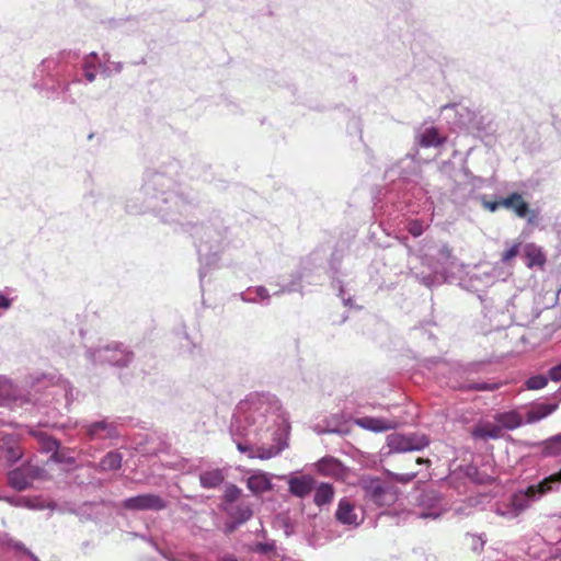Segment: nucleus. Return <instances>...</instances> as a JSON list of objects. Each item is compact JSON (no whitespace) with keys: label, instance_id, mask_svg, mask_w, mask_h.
Returning a JSON list of instances; mask_svg holds the SVG:
<instances>
[{"label":"nucleus","instance_id":"39","mask_svg":"<svg viewBox=\"0 0 561 561\" xmlns=\"http://www.w3.org/2000/svg\"><path fill=\"white\" fill-rule=\"evenodd\" d=\"M494 312L492 310H488L485 316L490 318L491 322H493V327L495 329H500V328H503L506 325V322L508 320V317L506 316V313L504 312H501L497 314V312H495V314H493Z\"/></svg>","mask_w":561,"mask_h":561},{"label":"nucleus","instance_id":"52","mask_svg":"<svg viewBox=\"0 0 561 561\" xmlns=\"http://www.w3.org/2000/svg\"><path fill=\"white\" fill-rule=\"evenodd\" d=\"M416 462H417V463H420V465H421V463H428V462H430V460H428V459H423V458H417V459H416Z\"/></svg>","mask_w":561,"mask_h":561},{"label":"nucleus","instance_id":"48","mask_svg":"<svg viewBox=\"0 0 561 561\" xmlns=\"http://www.w3.org/2000/svg\"><path fill=\"white\" fill-rule=\"evenodd\" d=\"M58 447V443L55 439H47L45 448L46 450L50 451L53 449H56Z\"/></svg>","mask_w":561,"mask_h":561},{"label":"nucleus","instance_id":"46","mask_svg":"<svg viewBox=\"0 0 561 561\" xmlns=\"http://www.w3.org/2000/svg\"><path fill=\"white\" fill-rule=\"evenodd\" d=\"M296 290V283H291L290 285L282 287L278 291L274 293V295H279L283 293H290Z\"/></svg>","mask_w":561,"mask_h":561},{"label":"nucleus","instance_id":"33","mask_svg":"<svg viewBox=\"0 0 561 561\" xmlns=\"http://www.w3.org/2000/svg\"><path fill=\"white\" fill-rule=\"evenodd\" d=\"M53 394H62L66 401V404H70L73 400V388L68 380L58 378L57 383L54 386Z\"/></svg>","mask_w":561,"mask_h":561},{"label":"nucleus","instance_id":"18","mask_svg":"<svg viewBox=\"0 0 561 561\" xmlns=\"http://www.w3.org/2000/svg\"><path fill=\"white\" fill-rule=\"evenodd\" d=\"M494 421L500 424L503 431H513L526 423L525 415L516 410L496 413Z\"/></svg>","mask_w":561,"mask_h":561},{"label":"nucleus","instance_id":"7","mask_svg":"<svg viewBox=\"0 0 561 561\" xmlns=\"http://www.w3.org/2000/svg\"><path fill=\"white\" fill-rule=\"evenodd\" d=\"M363 490L366 501L379 508L389 507L397 501V495L392 489L379 479L365 480Z\"/></svg>","mask_w":561,"mask_h":561},{"label":"nucleus","instance_id":"27","mask_svg":"<svg viewBox=\"0 0 561 561\" xmlns=\"http://www.w3.org/2000/svg\"><path fill=\"white\" fill-rule=\"evenodd\" d=\"M557 409V404H538L525 414V422L527 424L536 423L548 415H550Z\"/></svg>","mask_w":561,"mask_h":561},{"label":"nucleus","instance_id":"44","mask_svg":"<svg viewBox=\"0 0 561 561\" xmlns=\"http://www.w3.org/2000/svg\"><path fill=\"white\" fill-rule=\"evenodd\" d=\"M549 378L553 381L561 380V364L549 369Z\"/></svg>","mask_w":561,"mask_h":561},{"label":"nucleus","instance_id":"34","mask_svg":"<svg viewBox=\"0 0 561 561\" xmlns=\"http://www.w3.org/2000/svg\"><path fill=\"white\" fill-rule=\"evenodd\" d=\"M98 61L99 58L96 53H91L83 61L82 70L88 82H92L95 79V67Z\"/></svg>","mask_w":561,"mask_h":561},{"label":"nucleus","instance_id":"31","mask_svg":"<svg viewBox=\"0 0 561 561\" xmlns=\"http://www.w3.org/2000/svg\"><path fill=\"white\" fill-rule=\"evenodd\" d=\"M16 400L18 397L13 383L9 379L0 376V405Z\"/></svg>","mask_w":561,"mask_h":561},{"label":"nucleus","instance_id":"35","mask_svg":"<svg viewBox=\"0 0 561 561\" xmlns=\"http://www.w3.org/2000/svg\"><path fill=\"white\" fill-rule=\"evenodd\" d=\"M241 493H242L241 489L239 486H237L236 484L226 485L224 496H222V500H224L222 506L224 505H232V504L237 503Z\"/></svg>","mask_w":561,"mask_h":561},{"label":"nucleus","instance_id":"54","mask_svg":"<svg viewBox=\"0 0 561 561\" xmlns=\"http://www.w3.org/2000/svg\"><path fill=\"white\" fill-rule=\"evenodd\" d=\"M476 389L485 390V389H488V387L485 385H479L476 387Z\"/></svg>","mask_w":561,"mask_h":561},{"label":"nucleus","instance_id":"20","mask_svg":"<svg viewBox=\"0 0 561 561\" xmlns=\"http://www.w3.org/2000/svg\"><path fill=\"white\" fill-rule=\"evenodd\" d=\"M227 471L225 469L216 468L203 471L199 474V483L204 489L218 488L225 481Z\"/></svg>","mask_w":561,"mask_h":561},{"label":"nucleus","instance_id":"47","mask_svg":"<svg viewBox=\"0 0 561 561\" xmlns=\"http://www.w3.org/2000/svg\"><path fill=\"white\" fill-rule=\"evenodd\" d=\"M5 500H7L9 503L14 504V505H24V506H27V507H33V506L31 505L30 501H28V500H25V499L21 500L20 502H14L12 499H9V497H8V499H5Z\"/></svg>","mask_w":561,"mask_h":561},{"label":"nucleus","instance_id":"13","mask_svg":"<svg viewBox=\"0 0 561 561\" xmlns=\"http://www.w3.org/2000/svg\"><path fill=\"white\" fill-rule=\"evenodd\" d=\"M83 428L91 440L115 439L119 436L115 423L106 420L84 424Z\"/></svg>","mask_w":561,"mask_h":561},{"label":"nucleus","instance_id":"24","mask_svg":"<svg viewBox=\"0 0 561 561\" xmlns=\"http://www.w3.org/2000/svg\"><path fill=\"white\" fill-rule=\"evenodd\" d=\"M240 298L244 302L250 304H268L270 294L264 286L250 287L240 294Z\"/></svg>","mask_w":561,"mask_h":561},{"label":"nucleus","instance_id":"4","mask_svg":"<svg viewBox=\"0 0 561 561\" xmlns=\"http://www.w3.org/2000/svg\"><path fill=\"white\" fill-rule=\"evenodd\" d=\"M561 483V470L543 478L536 484L517 490L508 497L494 505V512L506 519H514L526 512L535 502L545 495L559 490Z\"/></svg>","mask_w":561,"mask_h":561},{"label":"nucleus","instance_id":"40","mask_svg":"<svg viewBox=\"0 0 561 561\" xmlns=\"http://www.w3.org/2000/svg\"><path fill=\"white\" fill-rule=\"evenodd\" d=\"M407 230L409 231L410 234L417 238L424 232L425 225L422 220L412 219L408 222Z\"/></svg>","mask_w":561,"mask_h":561},{"label":"nucleus","instance_id":"11","mask_svg":"<svg viewBox=\"0 0 561 561\" xmlns=\"http://www.w3.org/2000/svg\"><path fill=\"white\" fill-rule=\"evenodd\" d=\"M512 275V266L495 264L490 271L474 273L470 276L471 288L480 290V285L489 286L496 280H505Z\"/></svg>","mask_w":561,"mask_h":561},{"label":"nucleus","instance_id":"37","mask_svg":"<svg viewBox=\"0 0 561 561\" xmlns=\"http://www.w3.org/2000/svg\"><path fill=\"white\" fill-rule=\"evenodd\" d=\"M548 378L543 375H536L526 380V387L531 390H538L546 387Z\"/></svg>","mask_w":561,"mask_h":561},{"label":"nucleus","instance_id":"30","mask_svg":"<svg viewBox=\"0 0 561 561\" xmlns=\"http://www.w3.org/2000/svg\"><path fill=\"white\" fill-rule=\"evenodd\" d=\"M318 471L324 476H337L341 472V462L332 457H325L318 461Z\"/></svg>","mask_w":561,"mask_h":561},{"label":"nucleus","instance_id":"10","mask_svg":"<svg viewBox=\"0 0 561 561\" xmlns=\"http://www.w3.org/2000/svg\"><path fill=\"white\" fill-rule=\"evenodd\" d=\"M417 505L420 508L419 517L421 518L436 519L447 511L442 496L434 490L422 492L419 496Z\"/></svg>","mask_w":561,"mask_h":561},{"label":"nucleus","instance_id":"12","mask_svg":"<svg viewBox=\"0 0 561 561\" xmlns=\"http://www.w3.org/2000/svg\"><path fill=\"white\" fill-rule=\"evenodd\" d=\"M122 506L129 511H161L167 507V502L157 494H139L125 499Z\"/></svg>","mask_w":561,"mask_h":561},{"label":"nucleus","instance_id":"32","mask_svg":"<svg viewBox=\"0 0 561 561\" xmlns=\"http://www.w3.org/2000/svg\"><path fill=\"white\" fill-rule=\"evenodd\" d=\"M333 495V488L328 483H322L314 492V503L319 506L325 505L332 501Z\"/></svg>","mask_w":561,"mask_h":561},{"label":"nucleus","instance_id":"8","mask_svg":"<svg viewBox=\"0 0 561 561\" xmlns=\"http://www.w3.org/2000/svg\"><path fill=\"white\" fill-rule=\"evenodd\" d=\"M44 474L43 468L28 461L8 473V483L16 491H24L31 488L35 480L42 479Z\"/></svg>","mask_w":561,"mask_h":561},{"label":"nucleus","instance_id":"2","mask_svg":"<svg viewBox=\"0 0 561 561\" xmlns=\"http://www.w3.org/2000/svg\"><path fill=\"white\" fill-rule=\"evenodd\" d=\"M175 181L162 173L151 172L147 175L141 188L144 195V208L159 213L164 221L182 222L186 218L194 205L191 201L173 191Z\"/></svg>","mask_w":561,"mask_h":561},{"label":"nucleus","instance_id":"53","mask_svg":"<svg viewBox=\"0 0 561 561\" xmlns=\"http://www.w3.org/2000/svg\"><path fill=\"white\" fill-rule=\"evenodd\" d=\"M220 561H237L234 558L231 557H225Z\"/></svg>","mask_w":561,"mask_h":561},{"label":"nucleus","instance_id":"43","mask_svg":"<svg viewBox=\"0 0 561 561\" xmlns=\"http://www.w3.org/2000/svg\"><path fill=\"white\" fill-rule=\"evenodd\" d=\"M11 305H12V299H10L3 293H0V317L3 314L4 311L10 309Z\"/></svg>","mask_w":561,"mask_h":561},{"label":"nucleus","instance_id":"1","mask_svg":"<svg viewBox=\"0 0 561 561\" xmlns=\"http://www.w3.org/2000/svg\"><path fill=\"white\" fill-rule=\"evenodd\" d=\"M289 423L279 400L270 393H253L241 401L230 425L237 448L262 460L288 447Z\"/></svg>","mask_w":561,"mask_h":561},{"label":"nucleus","instance_id":"49","mask_svg":"<svg viewBox=\"0 0 561 561\" xmlns=\"http://www.w3.org/2000/svg\"><path fill=\"white\" fill-rule=\"evenodd\" d=\"M340 297L342 298V300L345 305H351V298L344 297V290L342 288H340Z\"/></svg>","mask_w":561,"mask_h":561},{"label":"nucleus","instance_id":"9","mask_svg":"<svg viewBox=\"0 0 561 561\" xmlns=\"http://www.w3.org/2000/svg\"><path fill=\"white\" fill-rule=\"evenodd\" d=\"M430 445L424 434L412 433L408 435L393 433L387 436V446L392 453L419 451Z\"/></svg>","mask_w":561,"mask_h":561},{"label":"nucleus","instance_id":"41","mask_svg":"<svg viewBox=\"0 0 561 561\" xmlns=\"http://www.w3.org/2000/svg\"><path fill=\"white\" fill-rule=\"evenodd\" d=\"M100 68L104 75L110 76L112 73H119L123 65L122 62L105 60L103 64H100Z\"/></svg>","mask_w":561,"mask_h":561},{"label":"nucleus","instance_id":"29","mask_svg":"<svg viewBox=\"0 0 561 561\" xmlns=\"http://www.w3.org/2000/svg\"><path fill=\"white\" fill-rule=\"evenodd\" d=\"M123 455L118 451L107 453L99 462L98 469L100 471H113L121 468Z\"/></svg>","mask_w":561,"mask_h":561},{"label":"nucleus","instance_id":"3","mask_svg":"<svg viewBox=\"0 0 561 561\" xmlns=\"http://www.w3.org/2000/svg\"><path fill=\"white\" fill-rule=\"evenodd\" d=\"M185 226L199 257V278L203 282L207 268L217 262L219 254L229 244L228 229L218 217L196 225L186 224Z\"/></svg>","mask_w":561,"mask_h":561},{"label":"nucleus","instance_id":"21","mask_svg":"<svg viewBox=\"0 0 561 561\" xmlns=\"http://www.w3.org/2000/svg\"><path fill=\"white\" fill-rule=\"evenodd\" d=\"M502 433L503 430L497 422L478 425L471 432L473 438L483 440L500 438Z\"/></svg>","mask_w":561,"mask_h":561},{"label":"nucleus","instance_id":"42","mask_svg":"<svg viewBox=\"0 0 561 561\" xmlns=\"http://www.w3.org/2000/svg\"><path fill=\"white\" fill-rule=\"evenodd\" d=\"M481 202L483 207L492 213L496 211L500 206H502V201H486L484 196L481 197Z\"/></svg>","mask_w":561,"mask_h":561},{"label":"nucleus","instance_id":"5","mask_svg":"<svg viewBox=\"0 0 561 561\" xmlns=\"http://www.w3.org/2000/svg\"><path fill=\"white\" fill-rule=\"evenodd\" d=\"M405 240L407 238H404L402 242H405ZM404 244L408 249L409 255H416L420 257L421 263L427 266L432 272L428 275H419L417 273H413L421 284L430 288L437 283L438 278H443L445 276L447 265L453 257L451 250L448 245L442 244L439 248L435 249L426 243L422 245L417 252H414L411 247L407 243Z\"/></svg>","mask_w":561,"mask_h":561},{"label":"nucleus","instance_id":"55","mask_svg":"<svg viewBox=\"0 0 561 561\" xmlns=\"http://www.w3.org/2000/svg\"><path fill=\"white\" fill-rule=\"evenodd\" d=\"M0 500H3V497L0 496Z\"/></svg>","mask_w":561,"mask_h":561},{"label":"nucleus","instance_id":"15","mask_svg":"<svg viewBox=\"0 0 561 561\" xmlns=\"http://www.w3.org/2000/svg\"><path fill=\"white\" fill-rule=\"evenodd\" d=\"M335 517L341 524L350 526H358L363 520L355 512V506L348 499L340 500Z\"/></svg>","mask_w":561,"mask_h":561},{"label":"nucleus","instance_id":"14","mask_svg":"<svg viewBox=\"0 0 561 561\" xmlns=\"http://www.w3.org/2000/svg\"><path fill=\"white\" fill-rule=\"evenodd\" d=\"M354 424L373 433H383L397 428L400 425V422L398 420L383 417L363 416L355 419Z\"/></svg>","mask_w":561,"mask_h":561},{"label":"nucleus","instance_id":"6","mask_svg":"<svg viewBox=\"0 0 561 561\" xmlns=\"http://www.w3.org/2000/svg\"><path fill=\"white\" fill-rule=\"evenodd\" d=\"M93 363L108 364L114 367H127L134 360V353L123 344H110L88 351Z\"/></svg>","mask_w":561,"mask_h":561},{"label":"nucleus","instance_id":"50","mask_svg":"<svg viewBox=\"0 0 561 561\" xmlns=\"http://www.w3.org/2000/svg\"><path fill=\"white\" fill-rule=\"evenodd\" d=\"M353 125H354V127L357 129V131L359 133V135H362V129H360V125H359L358 119H354V121H353Z\"/></svg>","mask_w":561,"mask_h":561},{"label":"nucleus","instance_id":"19","mask_svg":"<svg viewBox=\"0 0 561 561\" xmlns=\"http://www.w3.org/2000/svg\"><path fill=\"white\" fill-rule=\"evenodd\" d=\"M224 511L227 513V515L233 519V522L237 525H241L249 520L252 515L253 511L249 503L245 502H239L234 503L232 505H224Z\"/></svg>","mask_w":561,"mask_h":561},{"label":"nucleus","instance_id":"26","mask_svg":"<svg viewBox=\"0 0 561 561\" xmlns=\"http://www.w3.org/2000/svg\"><path fill=\"white\" fill-rule=\"evenodd\" d=\"M557 409V404H538L525 414V422L527 424L536 423L548 415H550Z\"/></svg>","mask_w":561,"mask_h":561},{"label":"nucleus","instance_id":"16","mask_svg":"<svg viewBox=\"0 0 561 561\" xmlns=\"http://www.w3.org/2000/svg\"><path fill=\"white\" fill-rule=\"evenodd\" d=\"M523 256L528 268H543L547 262L546 254L541 247L536 243H526L523 249Z\"/></svg>","mask_w":561,"mask_h":561},{"label":"nucleus","instance_id":"28","mask_svg":"<svg viewBox=\"0 0 561 561\" xmlns=\"http://www.w3.org/2000/svg\"><path fill=\"white\" fill-rule=\"evenodd\" d=\"M23 456L21 447L16 444L4 440L0 446V461L4 459L8 465H13Z\"/></svg>","mask_w":561,"mask_h":561},{"label":"nucleus","instance_id":"17","mask_svg":"<svg viewBox=\"0 0 561 561\" xmlns=\"http://www.w3.org/2000/svg\"><path fill=\"white\" fill-rule=\"evenodd\" d=\"M248 489L255 495L272 489V476L267 472L255 470L247 478Z\"/></svg>","mask_w":561,"mask_h":561},{"label":"nucleus","instance_id":"23","mask_svg":"<svg viewBox=\"0 0 561 561\" xmlns=\"http://www.w3.org/2000/svg\"><path fill=\"white\" fill-rule=\"evenodd\" d=\"M502 206L513 209L519 218H525L529 213L528 204L523 199L518 193H513L506 198L502 199Z\"/></svg>","mask_w":561,"mask_h":561},{"label":"nucleus","instance_id":"36","mask_svg":"<svg viewBox=\"0 0 561 561\" xmlns=\"http://www.w3.org/2000/svg\"><path fill=\"white\" fill-rule=\"evenodd\" d=\"M543 454L546 456H557L561 454V434L549 438L545 443Z\"/></svg>","mask_w":561,"mask_h":561},{"label":"nucleus","instance_id":"22","mask_svg":"<svg viewBox=\"0 0 561 561\" xmlns=\"http://www.w3.org/2000/svg\"><path fill=\"white\" fill-rule=\"evenodd\" d=\"M289 492L298 497H305L313 489V479L309 476L291 478L288 482Z\"/></svg>","mask_w":561,"mask_h":561},{"label":"nucleus","instance_id":"25","mask_svg":"<svg viewBox=\"0 0 561 561\" xmlns=\"http://www.w3.org/2000/svg\"><path fill=\"white\" fill-rule=\"evenodd\" d=\"M417 141L422 147H437L443 144L444 138L439 135L437 128L426 127L417 134Z\"/></svg>","mask_w":561,"mask_h":561},{"label":"nucleus","instance_id":"38","mask_svg":"<svg viewBox=\"0 0 561 561\" xmlns=\"http://www.w3.org/2000/svg\"><path fill=\"white\" fill-rule=\"evenodd\" d=\"M519 245V243H515L504 251L501 256V264L512 266L511 261L518 255Z\"/></svg>","mask_w":561,"mask_h":561},{"label":"nucleus","instance_id":"51","mask_svg":"<svg viewBox=\"0 0 561 561\" xmlns=\"http://www.w3.org/2000/svg\"><path fill=\"white\" fill-rule=\"evenodd\" d=\"M69 88H70V83H69V82H68V83H65V84L62 85L61 90H62V93H64L65 95H66V94H67V92L69 91Z\"/></svg>","mask_w":561,"mask_h":561},{"label":"nucleus","instance_id":"45","mask_svg":"<svg viewBox=\"0 0 561 561\" xmlns=\"http://www.w3.org/2000/svg\"><path fill=\"white\" fill-rule=\"evenodd\" d=\"M16 550H23L25 553H27L33 561H39L34 554H32L30 551H27L22 542H14L12 546Z\"/></svg>","mask_w":561,"mask_h":561}]
</instances>
